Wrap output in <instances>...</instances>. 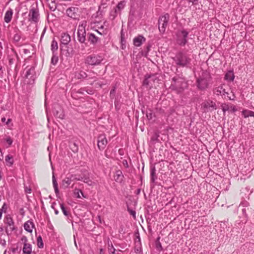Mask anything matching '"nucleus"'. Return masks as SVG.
Segmentation results:
<instances>
[{
  "label": "nucleus",
  "instance_id": "obj_1",
  "mask_svg": "<svg viewBox=\"0 0 254 254\" xmlns=\"http://www.w3.org/2000/svg\"><path fill=\"white\" fill-rule=\"evenodd\" d=\"M172 59L176 65L179 67H189L191 64V59L190 55L184 51L177 52Z\"/></svg>",
  "mask_w": 254,
  "mask_h": 254
},
{
  "label": "nucleus",
  "instance_id": "obj_2",
  "mask_svg": "<svg viewBox=\"0 0 254 254\" xmlns=\"http://www.w3.org/2000/svg\"><path fill=\"white\" fill-rule=\"evenodd\" d=\"M187 87V81L184 77L177 75L172 78L170 86V89L172 90L176 91L177 93H180Z\"/></svg>",
  "mask_w": 254,
  "mask_h": 254
},
{
  "label": "nucleus",
  "instance_id": "obj_3",
  "mask_svg": "<svg viewBox=\"0 0 254 254\" xmlns=\"http://www.w3.org/2000/svg\"><path fill=\"white\" fill-rule=\"evenodd\" d=\"M211 79L210 73L207 70L203 71L196 79V83L197 88L201 90H205L208 87Z\"/></svg>",
  "mask_w": 254,
  "mask_h": 254
},
{
  "label": "nucleus",
  "instance_id": "obj_4",
  "mask_svg": "<svg viewBox=\"0 0 254 254\" xmlns=\"http://www.w3.org/2000/svg\"><path fill=\"white\" fill-rule=\"evenodd\" d=\"M70 36L67 33H63L62 35L61 38V50L63 54L65 55L66 57H69L71 55L70 52L68 49V44L70 41Z\"/></svg>",
  "mask_w": 254,
  "mask_h": 254
},
{
  "label": "nucleus",
  "instance_id": "obj_5",
  "mask_svg": "<svg viewBox=\"0 0 254 254\" xmlns=\"http://www.w3.org/2000/svg\"><path fill=\"white\" fill-rule=\"evenodd\" d=\"M104 58L102 56L93 54L89 55L85 59V63L90 65H98L102 63Z\"/></svg>",
  "mask_w": 254,
  "mask_h": 254
},
{
  "label": "nucleus",
  "instance_id": "obj_6",
  "mask_svg": "<svg viewBox=\"0 0 254 254\" xmlns=\"http://www.w3.org/2000/svg\"><path fill=\"white\" fill-rule=\"evenodd\" d=\"M189 32L183 29L178 30L176 33V41L178 45L184 46L188 42Z\"/></svg>",
  "mask_w": 254,
  "mask_h": 254
},
{
  "label": "nucleus",
  "instance_id": "obj_7",
  "mask_svg": "<svg viewBox=\"0 0 254 254\" xmlns=\"http://www.w3.org/2000/svg\"><path fill=\"white\" fill-rule=\"evenodd\" d=\"M169 19L170 15L168 13H166L159 17L158 25L159 30L161 33L163 34L165 32Z\"/></svg>",
  "mask_w": 254,
  "mask_h": 254
},
{
  "label": "nucleus",
  "instance_id": "obj_8",
  "mask_svg": "<svg viewBox=\"0 0 254 254\" xmlns=\"http://www.w3.org/2000/svg\"><path fill=\"white\" fill-rule=\"evenodd\" d=\"M40 19L39 9L37 5H32L29 9L28 21L31 23H37Z\"/></svg>",
  "mask_w": 254,
  "mask_h": 254
},
{
  "label": "nucleus",
  "instance_id": "obj_9",
  "mask_svg": "<svg viewBox=\"0 0 254 254\" xmlns=\"http://www.w3.org/2000/svg\"><path fill=\"white\" fill-rule=\"evenodd\" d=\"M86 24L82 23L78 26L77 29V39L81 43H84L86 40V33L85 30Z\"/></svg>",
  "mask_w": 254,
  "mask_h": 254
},
{
  "label": "nucleus",
  "instance_id": "obj_10",
  "mask_svg": "<svg viewBox=\"0 0 254 254\" xmlns=\"http://www.w3.org/2000/svg\"><path fill=\"white\" fill-rule=\"evenodd\" d=\"M214 93L216 95H222L224 96V98H226V97L230 100H234L235 98V95L233 94L232 95V97L229 96V93L225 91V89L223 88V85H221L218 87H216L213 90Z\"/></svg>",
  "mask_w": 254,
  "mask_h": 254
},
{
  "label": "nucleus",
  "instance_id": "obj_11",
  "mask_svg": "<svg viewBox=\"0 0 254 254\" xmlns=\"http://www.w3.org/2000/svg\"><path fill=\"white\" fill-rule=\"evenodd\" d=\"M107 143V139L105 134H100L98 136L97 146L99 150L104 149Z\"/></svg>",
  "mask_w": 254,
  "mask_h": 254
},
{
  "label": "nucleus",
  "instance_id": "obj_12",
  "mask_svg": "<svg viewBox=\"0 0 254 254\" xmlns=\"http://www.w3.org/2000/svg\"><path fill=\"white\" fill-rule=\"evenodd\" d=\"M78 8L75 7H70L66 10V15L74 19H76L78 16Z\"/></svg>",
  "mask_w": 254,
  "mask_h": 254
},
{
  "label": "nucleus",
  "instance_id": "obj_13",
  "mask_svg": "<svg viewBox=\"0 0 254 254\" xmlns=\"http://www.w3.org/2000/svg\"><path fill=\"white\" fill-rule=\"evenodd\" d=\"M157 80L156 76L155 74L146 76L143 82V84L146 86L151 87L153 86V83Z\"/></svg>",
  "mask_w": 254,
  "mask_h": 254
},
{
  "label": "nucleus",
  "instance_id": "obj_14",
  "mask_svg": "<svg viewBox=\"0 0 254 254\" xmlns=\"http://www.w3.org/2000/svg\"><path fill=\"white\" fill-rule=\"evenodd\" d=\"M21 240L24 242V246L23 248V252L24 254H31L32 252V246L31 244L27 243V239L25 236H23L21 238Z\"/></svg>",
  "mask_w": 254,
  "mask_h": 254
},
{
  "label": "nucleus",
  "instance_id": "obj_15",
  "mask_svg": "<svg viewBox=\"0 0 254 254\" xmlns=\"http://www.w3.org/2000/svg\"><path fill=\"white\" fill-rule=\"evenodd\" d=\"M87 38L88 41L93 45H96L97 43L100 42V40L97 36L94 34L92 33H88L87 34Z\"/></svg>",
  "mask_w": 254,
  "mask_h": 254
},
{
  "label": "nucleus",
  "instance_id": "obj_16",
  "mask_svg": "<svg viewBox=\"0 0 254 254\" xmlns=\"http://www.w3.org/2000/svg\"><path fill=\"white\" fill-rule=\"evenodd\" d=\"M202 108L204 109V111H206L205 109H209V110H216L217 106L214 102L211 100L207 101L202 104Z\"/></svg>",
  "mask_w": 254,
  "mask_h": 254
},
{
  "label": "nucleus",
  "instance_id": "obj_17",
  "mask_svg": "<svg viewBox=\"0 0 254 254\" xmlns=\"http://www.w3.org/2000/svg\"><path fill=\"white\" fill-rule=\"evenodd\" d=\"M53 113L56 117L59 119H63L64 117L63 111L60 107L58 106L57 108L55 107L53 109Z\"/></svg>",
  "mask_w": 254,
  "mask_h": 254
},
{
  "label": "nucleus",
  "instance_id": "obj_18",
  "mask_svg": "<svg viewBox=\"0 0 254 254\" xmlns=\"http://www.w3.org/2000/svg\"><path fill=\"white\" fill-rule=\"evenodd\" d=\"M73 177L74 176L73 175H70L69 177H66L62 181V186L65 189L67 188L73 181Z\"/></svg>",
  "mask_w": 254,
  "mask_h": 254
},
{
  "label": "nucleus",
  "instance_id": "obj_19",
  "mask_svg": "<svg viewBox=\"0 0 254 254\" xmlns=\"http://www.w3.org/2000/svg\"><path fill=\"white\" fill-rule=\"evenodd\" d=\"M145 41V38L142 35H139L135 37L133 39V44L137 47H139L141 45L143 42Z\"/></svg>",
  "mask_w": 254,
  "mask_h": 254
},
{
  "label": "nucleus",
  "instance_id": "obj_20",
  "mask_svg": "<svg viewBox=\"0 0 254 254\" xmlns=\"http://www.w3.org/2000/svg\"><path fill=\"white\" fill-rule=\"evenodd\" d=\"M12 15H13L12 9L11 8H9L5 13L4 17V21L7 23H9L11 20Z\"/></svg>",
  "mask_w": 254,
  "mask_h": 254
},
{
  "label": "nucleus",
  "instance_id": "obj_21",
  "mask_svg": "<svg viewBox=\"0 0 254 254\" xmlns=\"http://www.w3.org/2000/svg\"><path fill=\"white\" fill-rule=\"evenodd\" d=\"M114 178L116 182L121 183L124 178V175H123L122 171L120 170L116 171Z\"/></svg>",
  "mask_w": 254,
  "mask_h": 254
},
{
  "label": "nucleus",
  "instance_id": "obj_22",
  "mask_svg": "<svg viewBox=\"0 0 254 254\" xmlns=\"http://www.w3.org/2000/svg\"><path fill=\"white\" fill-rule=\"evenodd\" d=\"M235 75L232 70H228L225 74L224 79L228 81H233Z\"/></svg>",
  "mask_w": 254,
  "mask_h": 254
},
{
  "label": "nucleus",
  "instance_id": "obj_23",
  "mask_svg": "<svg viewBox=\"0 0 254 254\" xmlns=\"http://www.w3.org/2000/svg\"><path fill=\"white\" fill-rule=\"evenodd\" d=\"M156 179L157 176L156 175L155 167L154 166H151L150 167V181L152 183H154Z\"/></svg>",
  "mask_w": 254,
  "mask_h": 254
},
{
  "label": "nucleus",
  "instance_id": "obj_24",
  "mask_svg": "<svg viewBox=\"0 0 254 254\" xmlns=\"http://www.w3.org/2000/svg\"><path fill=\"white\" fill-rule=\"evenodd\" d=\"M33 227V223L30 221H27L24 225V229L28 232H32Z\"/></svg>",
  "mask_w": 254,
  "mask_h": 254
},
{
  "label": "nucleus",
  "instance_id": "obj_25",
  "mask_svg": "<svg viewBox=\"0 0 254 254\" xmlns=\"http://www.w3.org/2000/svg\"><path fill=\"white\" fill-rule=\"evenodd\" d=\"M118 14H120V13L118 11L117 9L114 8L110 13V19L112 20H114Z\"/></svg>",
  "mask_w": 254,
  "mask_h": 254
},
{
  "label": "nucleus",
  "instance_id": "obj_26",
  "mask_svg": "<svg viewBox=\"0 0 254 254\" xmlns=\"http://www.w3.org/2000/svg\"><path fill=\"white\" fill-rule=\"evenodd\" d=\"M51 47V51H52L53 54L57 53V51L58 49V45L57 42L55 39L53 40Z\"/></svg>",
  "mask_w": 254,
  "mask_h": 254
},
{
  "label": "nucleus",
  "instance_id": "obj_27",
  "mask_svg": "<svg viewBox=\"0 0 254 254\" xmlns=\"http://www.w3.org/2000/svg\"><path fill=\"white\" fill-rule=\"evenodd\" d=\"M52 182L55 193H56V194H58L59 193V190L58 189V184L54 174L52 177Z\"/></svg>",
  "mask_w": 254,
  "mask_h": 254
},
{
  "label": "nucleus",
  "instance_id": "obj_28",
  "mask_svg": "<svg viewBox=\"0 0 254 254\" xmlns=\"http://www.w3.org/2000/svg\"><path fill=\"white\" fill-rule=\"evenodd\" d=\"M126 5V1L124 0L121 1L118 3L117 5L116 6L115 8H117L118 11L121 13L122 10H123Z\"/></svg>",
  "mask_w": 254,
  "mask_h": 254
},
{
  "label": "nucleus",
  "instance_id": "obj_29",
  "mask_svg": "<svg viewBox=\"0 0 254 254\" xmlns=\"http://www.w3.org/2000/svg\"><path fill=\"white\" fill-rule=\"evenodd\" d=\"M59 61V57L57 53L53 54L51 59V64L53 65H56Z\"/></svg>",
  "mask_w": 254,
  "mask_h": 254
},
{
  "label": "nucleus",
  "instance_id": "obj_30",
  "mask_svg": "<svg viewBox=\"0 0 254 254\" xmlns=\"http://www.w3.org/2000/svg\"><path fill=\"white\" fill-rule=\"evenodd\" d=\"M35 67L31 66L29 69H28L25 75L26 78H28L30 75H32L35 73Z\"/></svg>",
  "mask_w": 254,
  "mask_h": 254
},
{
  "label": "nucleus",
  "instance_id": "obj_31",
  "mask_svg": "<svg viewBox=\"0 0 254 254\" xmlns=\"http://www.w3.org/2000/svg\"><path fill=\"white\" fill-rule=\"evenodd\" d=\"M48 4L49 8L51 11H54L57 8V3L55 1H51Z\"/></svg>",
  "mask_w": 254,
  "mask_h": 254
},
{
  "label": "nucleus",
  "instance_id": "obj_32",
  "mask_svg": "<svg viewBox=\"0 0 254 254\" xmlns=\"http://www.w3.org/2000/svg\"><path fill=\"white\" fill-rule=\"evenodd\" d=\"M60 207L61 208V209L64 213V214L66 216H68L69 215V212L67 210V208L64 207V204L61 203L60 204Z\"/></svg>",
  "mask_w": 254,
  "mask_h": 254
},
{
  "label": "nucleus",
  "instance_id": "obj_33",
  "mask_svg": "<svg viewBox=\"0 0 254 254\" xmlns=\"http://www.w3.org/2000/svg\"><path fill=\"white\" fill-rule=\"evenodd\" d=\"M159 240H160V237H158L155 242V245H156V249L158 251H161L163 250V248L162 247L161 243L159 241Z\"/></svg>",
  "mask_w": 254,
  "mask_h": 254
},
{
  "label": "nucleus",
  "instance_id": "obj_34",
  "mask_svg": "<svg viewBox=\"0 0 254 254\" xmlns=\"http://www.w3.org/2000/svg\"><path fill=\"white\" fill-rule=\"evenodd\" d=\"M70 147L74 153L77 152L78 150V145L75 142L71 143L70 145Z\"/></svg>",
  "mask_w": 254,
  "mask_h": 254
},
{
  "label": "nucleus",
  "instance_id": "obj_35",
  "mask_svg": "<svg viewBox=\"0 0 254 254\" xmlns=\"http://www.w3.org/2000/svg\"><path fill=\"white\" fill-rule=\"evenodd\" d=\"M37 245L39 248H43L44 244L41 236H39L37 239Z\"/></svg>",
  "mask_w": 254,
  "mask_h": 254
},
{
  "label": "nucleus",
  "instance_id": "obj_36",
  "mask_svg": "<svg viewBox=\"0 0 254 254\" xmlns=\"http://www.w3.org/2000/svg\"><path fill=\"white\" fill-rule=\"evenodd\" d=\"M74 193L76 195V197H77V198H81L80 193H81L82 195V196L85 197V196L83 195V192L79 189H75L74 190Z\"/></svg>",
  "mask_w": 254,
  "mask_h": 254
},
{
  "label": "nucleus",
  "instance_id": "obj_37",
  "mask_svg": "<svg viewBox=\"0 0 254 254\" xmlns=\"http://www.w3.org/2000/svg\"><path fill=\"white\" fill-rule=\"evenodd\" d=\"M221 107L224 114H225V112L227 111H228L229 110V107L228 105L226 103L222 104L221 105Z\"/></svg>",
  "mask_w": 254,
  "mask_h": 254
},
{
  "label": "nucleus",
  "instance_id": "obj_38",
  "mask_svg": "<svg viewBox=\"0 0 254 254\" xmlns=\"http://www.w3.org/2000/svg\"><path fill=\"white\" fill-rule=\"evenodd\" d=\"M5 223L8 226H12L14 224V222L11 217H6Z\"/></svg>",
  "mask_w": 254,
  "mask_h": 254
},
{
  "label": "nucleus",
  "instance_id": "obj_39",
  "mask_svg": "<svg viewBox=\"0 0 254 254\" xmlns=\"http://www.w3.org/2000/svg\"><path fill=\"white\" fill-rule=\"evenodd\" d=\"M127 210L128 212L130 213V214L131 215H132L134 218H135L136 212L134 210L131 209L128 206H127Z\"/></svg>",
  "mask_w": 254,
  "mask_h": 254
},
{
  "label": "nucleus",
  "instance_id": "obj_40",
  "mask_svg": "<svg viewBox=\"0 0 254 254\" xmlns=\"http://www.w3.org/2000/svg\"><path fill=\"white\" fill-rule=\"evenodd\" d=\"M5 160L6 162L9 163L10 165H12L13 163L12 160L11 161H10V160H12V157L11 156H10L9 155H8L6 156H5Z\"/></svg>",
  "mask_w": 254,
  "mask_h": 254
},
{
  "label": "nucleus",
  "instance_id": "obj_41",
  "mask_svg": "<svg viewBox=\"0 0 254 254\" xmlns=\"http://www.w3.org/2000/svg\"><path fill=\"white\" fill-rule=\"evenodd\" d=\"M87 76V74L84 71H80L78 74V78H85Z\"/></svg>",
  "mask_w": 254,
  "mask_h": 254
},
{
  "label": "nucleus",
  "instance_id": "obj_42",
  "mask_svg": "<svg viewBox=\"0 0 254 254\" xmlns=\"http://www.w3.org/2000/svg\"><path fill=\"white\" fill-rule=\"evenodd\" d=\"M247 111H250V110L245 109L242 112V115L245 118H247L250 117L249 113L247 112Z\"/></svg>",
  "mask_w": 254,
  "mask_h": 254
},
{
  "label": "nucleus",
  "instance_id": "obj_43",
  "mask_svg": "<svg viewBox=\"0 0 254 254\" xmlns=\"http://www.w3.org/2000/svg\"><path fill=\"white\" fill-rule=\"evenodd\" d=\"M146 117L149 120H150L153 118V113L152 111H149V112H147Z\"/></svg>",
  "mask_w": 254,
  "mask_h": 254
},
{
  "label": "nucleus",
  "instance_id": "obj_44",
  "mask_svg": "<svg viewBox=\"0 0 254 254\" xmlns=\"http://www.w3.org/2000/svg\"><path fill=\"white\" fill-rule=\"evenodd\" d=\"M20 39H21V36L19 34L17 33L14 35L13 39L15 41L18 42L20 41Z\"/></svg>",
  "mask_w": 254,
  "mask_h": 254
},
{
  "label": "nucleus",
  "instance_id": "obj_45",
  "mask_svg": "<svg viewBox=\"0 0 254 254\" xmlns=\"http://www.w3.org/2000/svg\"><path fill=\"white\" fill-rule=\"evenodd\" d=\"M116 93V88L114 87L110 91V97L111 98H114Z\"/></svg>",
  "mask_w": 254,
  "mask_h": 254
},
{
  "label": "nucleus",
  "instance_id": "obj_46",
  "mask_svg": "<svg viewBox=\"0 0 254 254\" xmlns=\"http://www.w3.org/2000/svg\"><path fill=\"white\" fill-rule=\"evenodd\" d=\"M83 182L85 183H87L88 185H90V186L92 184V181L91 180H89L87 178H84Z\"/></svg>",
  "mask_w": 254,
  "mask_h": 254
},
{
  "label": "nucleus",
  "instance_id": "obj_47",
  "mask_svg": "<svg viewBox=\"0 0 254 254\" xmlns=\"http://www.w3.org/2000/svg\"><path fill=\"white\" fill-rule=\"evenodd\" d=\"M24 190L26 193H31L32 190L30 187L25 186Z\"/></svg>",
  "mask_w": 254,
  "mask_h": 254
},
{
  "label": "nucleus",
  "instance_id": "obj_48",
  "mask_svg": "<svg viewBox=\"0 0 254 254\" xmlns=\"http://www.w3.org/2000/svg\"><path fill=\"white\" fill-rule=\"evenodd\" d=\"M6 141L9 145H11L12 143L13 140L10 137H8L6 139Z\"/></svg>",
  "mask_w": 254,
  "mask_h": 254
},
{
  "label": "nucleus",
  "instance_id": "obj_49",
  "mask_svg": "<svg viewBox=\"0 0 254 254\" xmlns=\"http://www.w3.org/2000/svg\"><path fill=\"white\" fill-rule=\"evenodd\" d=\"M249 205V203L246 201L242 202L240 204V205L243 206V207H247Z\"/></svg>",
  "mask_w": 254,
  "mask_h": 254
},
{
  "label": "nucleus",
  "instance_id": "obj_50",
  "mask_svg": "<svg viewBox=\"0 0 254 254\" xmlns=\"http://www.w3.org/2000/svg\"><path fill=\"white\" fill-rule=\"evenodd\" d=\"M6 209H7L6 204L5 203H4L2 206L1 209H0V210H2V212L4 211L5 212L6 211Z\"/></svg>",
  "mask_w": 254,
  "mask_h": 254
},
{
  "label": "nucleus",
  "instance_id": "obj_51",
  "mask_svg": "<svg viewBox=\"0 0 254 254\" xmlns=\"http://www.w3.org/2000/svg\"><path fill=\"white\" fill-rule=\"evenodd\" d=\"M158 136H159V135H158L156 133L154 136L152 137L151 139L152 140H156V141H157L158 140Z\"/></svg>",
  "mask_w": 254,
  "mask_h": 254
},
{
  "label": "nucleus",
  "instance_id": "obj_52",
  "mask_svg": "<svg viewBox=\"0 0 254 254\" xmlns=\"http://www.w3.org/2000/svg\"><path fill=\"white\" fill-rule=\"evenodd\" d=\"M246 211H246V208H243V209H242V213H243V214L244 216L245 217L247 218V214Z\"/></svg>",
  "mask_w": 254,
  "mask_h": 254
},
{
  "label": "nucleus",
  "instance_id": "obj_53",
  "mask_svg": "<svg viewBox=\"0 0 254 254\" xmlns=\"http://www.w3.org/2000/svg\"><path fill=\"white\" fill-rule=\"evenodd\" d=\"M123 163L124 165L126 168H128V163H127V161L126 160H123Z\"/></svg>",
  "mask_w": 254,
  "mask_h": 254
},
{
  "label": "nucleus",
  "instance_id": "obj_54",
  "mask_svg": "<svg viewBox=\"0 0 254 254\" xmlns=\"http://www.w3.org/2000/svg\"><path fill=\"white\" fill-rule=\"evenodd\" d=\"M247 112H248L249 113L250 117H254V112L250 110V111H247Z\"/></svg>",
  "mask_w": 254,
  "mask_h": 254
},
{
  "label": "nucleus",
  "instance_id": "obj_55",
  "mask_svg": "<svg viewBox=\"0 0 254 254\" xmlns=\"http://www.w3.org/2000/svg\"><path fill=\"white\" fill-rule=\"evenodd\" d=\"M83 179H84V178H82V177L78 178H74V177H73V180H77V181H83Z\"/></svg>",
  "mask_w": 254,
  "mask_h": 254
},
{
  "label": "nucleus",
  "instance_id": "obj_56",
  "mask_svg": "<svg viewBox=\"0 0 254 254\" xmlns=\"http://www.w3.org/2000/svg\"><path fill=\"white\" fill-rule=\"evenodd\" d=\"M9 227V229L11 231H13V230H15V228H14V225L12 226H8Z\"/></svg>",
  "mask_w": 254,
  "mask_h": 254
},
{
  "label": "nucleus",
  "instance_id": "obj_57",
  "mask_svg": "<svg viewBox=\"0 0 254 254\" xmlns=\"http://www.w3.org/2000/svg\"><path fill=\"white\" fill-rule=\"evenodd\" d=\"M150 47H151V46L149 45H148L146 46V49L147 53L150 51Z\"/></svg>",
  "mask_w": 254,
  "mask_h": 254
},
{
  "label": "nucleus",
  "instance_id": "obj_58",
  "mask_svg": "<svg viewBox=\"0 0 254 254\" xmlns=\"http://www.w3.org/2000/svg\"><path fill=\"white\" fill-rule=\"evenodd\" d=\"M3 231V227L2 225L0 224V233H1Z\"/></svg>",
  "mask_w": 254,
  "mask_h": 254
},
{
  "label": "nucleus",
  "instance_id": "obj_59",
  "mask_svg": "<svg viewBox=\"0 0 254 254\" xmlns=\"http://www.w3.org/2000/svg\"><path fill=\"white\" fill-rule=\"evenodd\" d=\"M232 111L233 112H235L236 111V109L235 108V106H233L232 108Z\"/></svg>",
  "mask_w": 254,
  "mask_h": 254
},
{
  "label": "nucleus",
  "instance_id": "obj_60",
  "mask_svg": "<svg viewBox=\"0 0 254 254\" xmlns=\"http://www.w3.org/2000/svg\"><path fill=\"white\" fill-rule=\"evenodd\" d=\"M56 203L55 202H54L52 204V208L54 209H55L56 208H55V205H56Z\"/></svg>",
  "mask_w": 254,
  "mask_h": 254
},
{
  "label": "nucleus",
  "instance_id": "obj_61",
  "mask_svg": "<svg viewBox=\"0 0 254 254\" xmlns=\"http://www.w3.org/2000/svg\"><path fill=\"white\" fill-rule=\"evenodd\" d=\"M1 121L2 122H5L6 121V119L5 118H2Z\"/></svg>",
  "mask_w": 254,
  "mask_h": 254
},
{
  "label": "nucleus",
  "instance_id": "obj_62",
  "mask_svg": "<svg viewBox=\"0 0 254 254\" xmlns=\"http://www.w3.org/2000/svg\"><path fill=\"white\" fill-rule=\"evenodd\" d=\"M11 119H8L7 120V122H6V124L7 125H8V124H9V123L11 122Z\"/></svg>",
  "mask_w": 254,
  "mask_h": 254
},
{
  "label": "nucleus",
  "instance_id": "obj_63",
  "mask_svg": "<svg viewBox=\"0 0 254 254\" xmlns=\"http://www.w3.org/2000/svg\"><path fill=\"white\" fill-rule=\"evenodd\" d=\"M54 210H55V213L56 214H58L59 213V211L57 209H54Z\"/></svg>",
  "mask_w": 254,
  "mask_h": 254
},
{
  "label": "nucleus",
  "instance_id": "obj_64",
  "mask_svg": "<svg viewBox=\"0 0 254 254\" xmlns=\"http://www.w3.org/2000/svg\"><path fill=\"white\" fill-rule=\"evenodd\" d=\"M12 61H13V60L11 59L9 60V64H12V63H13Z\"/></svg>",
  "mask_w": 254,
  "mask_h": 254
}]
</instances>
